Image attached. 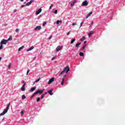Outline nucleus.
Here are the masks:
<instances>
[{"label": "nucleus", "mask_w": 125, "mask_h": 125, "mask_svg": "<svg viewBox=\"0 0 125 125\" xmlns=\"http://www.w3.org/2000/svg\"><path fill=\"white\" fill-rule=\"evenodd\" d=\"M12 40V38L11 37L9 39H8V40H5V39H3L0 43V44L3 45V44H6V43H7V42H8V41H11Z\"/></svg>", "instance_id": "1"}, {"label": "nucleus", "mask_w": 125, "mask_h": 125, "mask_svg": "<svg viewBox=\"0 0 125 125\" xmlns=\"http://www.w3.org/2000/svg\"><path fill=\"white\" fill-rule=\"evenodd\" d=\"M66 71V73H68L69 71H70V67H69V66L65 67L63 69V71L61 72L60 74H59V76H61V75H62V74H63V73H65Z\"/></svg>", "instance_id": "2"}, {"label": "nucleus", "mask_w": 125, "mask_h": 125, "mask_svg": "<svg viewBox=\"0 0 125 125\" xmlns=\"http://www.w3.org/2000/svg\"><path fill=\"white\" fill-rule=\"evenodd\" d=\"M43 90H44V89H42V90H38L37 91H36L35 92H34V94H42V93H43Z\"/></svg>", "instance_id": "3"}, {"label": "nucleus", "mask_w": 125, "mask_h": 125, "mask_svg": "<svg viewBox=\"0 0 125 125\" xmlns=\"http://www.w3.org/2000/svg\"><path fill=\"white\" fill-rule=\"evenodd\" d=\"M9 107H10V103L8 104L6 108L4 109L3 112L5 113V114H6L7 112L8 111V110H9Z\"/></svg>", "instance_id": "4"}, {"label": "nucleus", "mask_w": 125, "mask_h": 125, "mask_svg": "<svg viewBox=\"0 0 125 125\" xmlns=\"http://www.w3.org/2000/svg\"><path fill=\"white\" fill-rule=\"evenodd\" d=\"M62 48H63V46H58L56 49V52H58V51H60Z\"/></svg>", "instance_id": "5"}, {"label": "nucleus", "mask_w": 125, "mask_h": 125, "mask_svg": "<svg viewBox=\"0 0 125 125\" xmlns=\"http://www.w3.org/2000/svg\"><path fill=\"white\" fill-rule=\"evenodd\" d=\"M88 5V2H87V0L84 1L82 4V6H87V5Z\"/></svg>", "instance_id": "6"}, {"label": "nucleus", "mask_w": 125, "mask_h": 125, "mask_svg": "<svg viewBox=\"0 0 125 125\" xmlns=\"http://www.w3.org/2000/svg\"><path fill=\"white\" fill-rule=\"evenodd\" d=\"M55 78L54 77L52 78L51 79L49 80V82H48V84H50V83H52L53 82H54V80Z\"/></svg>", "instance_id": "7"}, {"label": "nucleus", "mask_w": 125, "mask_h": 125, "mask_svg": "<svg viewBox=\"0 0 125 125\" xmlns=\"http://www.w3.org/2000/svg\"><path fill=\"white\" fill-rule=\"evenodd\" d=\"M77 3V0H73L71 1V3L70 4V6L72 7L75 5V3Z\"/></svg>", "instance_id": "8"}, {"label": "nucleus", "mask_w": 125, "mask_h": 125, "mask_svg": "<svg viewBox=\"0 0 125 125\" xmlns=\"http://www.w3.org/2000/svg\"><path fill=\"white\" fill-rule=\"evenodd\" d=\"M42 10L41 8L38 9V10L36 11V15H39V14H40V13L42 12Z\"/></svg>", "instance_id": "9"}, {"label": "nucleus", "mask_w": 125, "mask_h": 125, "mask_svg": "<svg viewBox=\"0 0 125 125\" xmlns=\"http://www.w3.org/2000/svg\"><path fill=\"white\" fill-rule=\"evenodd\" d=\"M33 2H34V0H30L29 2H28L27 3H26V5H27V6H29V5L32 4V3H33Z\"/></svg>", "instance_id": "10"}, {"label": "nucleus", "mask_w": 125, "mask_h": 125, "mask_svg": "<svg viewBox=\"0 0 125 125\" xmlns=\"http://www.w3.org/2000/svg\"><path fill=\"white\" fill-rule=\"evenodd\" d=\"M53 91V89H51L48 91L47 92L50 94V95H53V93H52Z\"/></svg>", "instance_id": "11"}, {"label": "nucleus", "mask_w": 125, "mask_h": 125, "mask_svg": "<svg viewBox=\"0 0 125 125\" xmlns=\"http://www.w3.org/2000/svg\"><path fill=\"white\" fill-rule=\"evenodd\" d=\"M41 29H42V26H36V27L35 28V31H36V30H41Z\"/></svg>", "instance_id": "12"}, {"label": "nucleus", "mask_w": 125, "mask_h": 125, "mask_svg": "<svg viewBox=\"0 0 125 125\" xmlns=\"http://www.w3.org/2000/svg\"><path fill=\"white\" fill-rule=\"evenodd\" d=\"M36 88H37V87H34L31 88L30 91L31 92L35 91V90H36Z\"/></svg>", "instance_id": "13"}, {"label": "nucleus", "mask_w": 125, "mask_h": 125, "mask_svg": "<svg viewBox=\"0 0 125 125\" xmlns=\"http://www.w3.org/2000/svg\"><path fill=\"white\" fill-rule=\"evenodd\" d=\"M92 13H93V12H90L89 13V14H88V15H87V16L86 17V19H87V18H88V17H90V16L91 15V14H92Z\"/></svg>", "instance_id": "14"}, {"label": "nucleus", "mask_w": 125, "mask_h": 125, "mask_svg": "<svg viewBox=\"0 0 125 125\" xmlns=\"http://www.w3.org/2000/svg\"><path fill=\"white\" fill-rule=\"evenodd\" d=\"M34 46H31V47H30V48H29V49H28L27 50V51L28 52V51H30V50H33V49H34Z\"/></svg>", "instance_id": "15"}, {"label": "nucleus", "mask_w": 125, "mask_h": 125, "mask_svg": "<svg viewBox=\"0 0 125 125\" xmlns=\"http://www.w3.org/2000/svg\"><path fill=\"white\" fill-rule=\"evenodd\" d=\"M76 42V39H72L70 43H71V44H73L74 42Z\"/></svg>", "instance_id": "16"}, {"label": "nucleus", "mask_w": 125, "mask_h": 125, "mask_svg": "<svg viewBox=\"0 0 125 125\" xmlns=\"http://www.w3.org/2000/svg\"><path fill=\"white\" fill-rule=\"evenodd\" d=\"M79 55H80V56L83 57V56H84V54H83V52H80Z\"/></svg>", "instance_id": "17"}, {"label": "nucleus", "mask_w": 125, "mask_h": 125, "mask_svg": "<svg viewBox=\"0 0 125 125\" xmlns=\"http://www.w3.org/2000/svg\"><path fill=\"white\" fill-rule=\"evenodd\" d=\"M81 44H82L81 42H79L76 44L75 46L76 47H79V46L81 45Z\"/></svg>", "instance_id": "18"}, {"label": "nucleus", "mask_w": 125, "mask_h": 125, "mask_svg": "<svg viewBox=\"0 0 125 125\" xmlns=\"http://www.w3.org/2000/svg\"><path fill=\"white\" fill-rule=\"evenodd\" d=\"M64 82H65V79H64V78H62V81L61 82L62 85H63L64 84Z\"/></svg>", "instance_id": "19"}, {"label": "nucleus", "mask_w": 125, "mask_h": 125, "mask_svg": "<svg viewBox=\"0 0 125 125\" xmlns=\"http://www.w3.org/2000/svg\"><path fill=\"white\" fill-rule=\"evenodd\" d=\"M23 48H24V46H22L21 47H20L18 49V51H21V50H22V49H23Z\"/></svg>", "instance_id": "20"}, {"label": "nucleus", "mask_w": 125, "mask_h": 125, "mask_svg": "<svg viewBox=\"0 0 125 125\" xmlns=\"http://www.w3.org/2000/svg\"><path fill=\"white\" fill-rule=\"evenodd\" d=\"M93 35V32H90L88 34V37L89 38H90V37H91V35Z\"/></svg>", "instance_id": "21"}, {"label": "nucleus", "mask_w": 125, "mask_h": 125, "mask_svg": "<svg viewBox=\"0 0 125 125\" xmlns=\"http://www.w3.org/2000/svg\"><path fill=\"white\" fill-rule=\"evenodd\" d=\"M84 40H85V37L84 36L80 39V41H84Z\"/></svg>", "instance_id": "22"}, {"label": "nucleus", "mask_w": 125, "mask_h": 125, "mask_svg": "<svg viewBox=\"0 0 125 125\" xmlns=\"http://www.w3.org/2000/svg\"><path fill=\"white\" fill-rule=\"evenodd\" d=\"M21 91H25V87H21Z\"/></svg>", "instance_id": "23"}, {"label": "nucleus", "mask_w": 125, "mask_h": 125, "mask_svg": "<svg viewBox=\"0 0 125 125\" xmlns=\"http://www.w3.org/2000/svg\"><path fill=\"white\" fill-rule=\"evenodd\" d=\"M37 102H40V101H41V98L38 97L37 99Z\"/></svg>", "instance_id": "24"}, {"label": "nucleus", "mask_w": 125, "mask_h": 125, "mask_svg": "<svg viewBox=\"0 0 125 125\" xmlns=\"http://www.w3.org/2000/svg\"><path fill=\"white\" fill-rule=\"evenodd\" d=\"M41 81V78H39L38 79L35 81V83H38V82H40Z\"/></svg>", "instance_id": "25"}, {"label": "nucleus", "mask_w": 125, "mask_h": 125, "mask_svg": "<svg viewBox=\"0 0 125 125\" xmlns=\"http://www.w3.org/2000/svg\"><path fill=\"white\" fill-rule=\"evenodd\" d=\"M35 95H36V94H35V93H34L32 96L30 97V99H32V98H34Z\"/></svg>", "instance_id": "26"}, {"label": "nucleus", "mask_w": 125, "mask_h": 125, "mask_svg": "<svg viewBox=\"0 0 125 125\" xmlns=\"http://www.w3.org/2000/svg\"><path fill=\"white\" fill-rule=\"evenodd\" d=\"M22 99H26V96H25V95H23L22 96Z\"/></svg>", "instance_id": "27"}, {"label": "nucleus", "mask_w": 125, "mask_h": 125, "mask_svg": "<svg viewBox=\"0 0 125 125\" xmlns=\"http://www.w3.org/2000/svg\"><path fill=\"white\" fill-rule=\"evenodd\" d=\"M23 83H24L22 85V87H25V85H26V83H25V82H23Z\"/></svg>", "instance_id": "28"}, {"label": "nucleus", "mask_w": 125, "mask_h": 125, "mask_svg": "<svg viewBox=\"0 0 125 125\" xmlns=\"http://www.w3.org/2000/svg\"><path fill=\"white\" fill-rule=\"evenodd\" d=\"M4 114H5V113L3 112H2L0 114V116H3Z\"/></svg>", "instance_id": "29"}, {"label": "nucleus", "mask_w": 125, "mask_h": 125, "mask_svg": "<svg viewBox=\"0 0 125 125\" xmlns=\"http://www.w3.org/2000/svg\"><path fill=\"white\" fill-rule=\"evenodd\" d=\"M19 28H17L16 29V33H19Z\"/></svg>", "instance_id": "30"}, {"label": "nucleus", "mask_w": 125, "mask_h": 125, "mask_svg": "<svg viewBox=\"0 0 125 125\" xmlns=\"http://www.w3.org/2000/svg\"><path fill=\"white\" fill-rule=\"evenodd\" d=\"M8 69H10V68H11V63H10V64L8 65Z\"/></svg>", "instance_id": "31"}, {"label": "nucleus", "mask_w": 125, "mask_h": 125, "mask_svg": "<svg viewBox=\"0 0 125 125\" xmlns=\"http://www.w3.org/2000/svg\"><path fill=\"white\" fill-rule=\"evenodd\" d=\"M57 12H58V11L57 10H55L54 13H55V14H57Z\"/></svg>", "instance_id": "32"}, {"label": "nucleus", "mask_w": 125, "mask_h": 125, "mask_svg": "<svg viewBox=\"0 0 125 125\" xmlns=\"http://www.w3.org/2000/svg\"><path fill=\"white\" fill-rule=\"evenodd\" d=\"M21 116H23V115H24V111H21Z\"/></svg>", "instance_id": "33"}, {"label": "nucleus", "mask_w": 125, "mask_h": 125, "mask_svg": "<svg viewBox=\"0 0 125 125\" xmlns=\"http://www.w3.org/2000/svg\"><path fill=\"white\" fill-rule=\"evenodd\" d=\"M46 24V21H45L43 22V24H42V26L43 27H44V25Z\"/></svg>", "instance_id": "34"}, {"label": "nucleus", "mask_w": 125, "mask_h": 125, "mask_svg": "<svg viewBox=\"0 0 125 125\" xmlns=\"http://www.w3.org/2000/svg\"><path fill=\"white\" fill-rule=\"evenodd\" d=\"M59 23H60V21H57V25H59Z\"/></svg>", "instance_id": "35"}, {"label": "nucleus", "mask_w": 125, "mask_h": 125, "mask_svg": "<svg viewBox=\"0 0 125 125\" xmlns=\"http://www.w3.org/2000/svg\"><path fill=\"white\" fill-rule=\"evenodd\" d=\"M29 72H30V69H28L27 71L26 75H28V74H29Z\"/></svg>", "instance_id": "36"}, {"label": "nucleus", "mask_w": 125, "mask_h": 125, "mask_svg": "<svg viewBox=\"0 0 125 125\" xmlns=\"http://www.w3.org/2000/svg\"><path fill=\"white\" fill-rule=\"evenodd\" d=\"M52 7H53V4L51 5V6L49 7V9H51Z\"/></svg>", "instance_id": "37"}, {"label": "nucleus", "mask_w": 125, "mask_h": 125, "mask_svg": "<svg viewBox=\"0 0 125 125\" xmlns=\"http://www.w3.org/2000/svg\"><path fill=\"white\" fill-rule=\"evenodd\" d=\"M83 22H82L81 23V25H80V28H81V27H82V26H83Z\"/></svg>", "instance_id": "38"}, {"label": "nucleus", "mask_w": 125, "mask_h": 125, "mask_svg": "<svg viewBox=\"0 0 125 125\" xmlns=\"http://www.w3.org/2000/svg\"><path fill=\"white\" fill-rule=\"evenodd\" d=\"M14 13H15V12H17V9H15L13 11Z\"/></svg>", "instance_id": "39"}, {"label": "nucleus", "mask_w": 125, "mask_h": 125, "mask_svg": "<svg viewBox=\"0 0 125 125\" xmlns=\"http://www.w3.org/2000/svg\"><path fill=\"white\" fill-rule=\"evenodd\" d=\"M44 97V95H42L41 98V99H42Z\"/></svg>", "instance_id": "40"}, {"label": "nucleus", "mask_w": 125, "mask_h": 125, "mask_svg": "<svg viewBox=\"0 0 125 125\" xmlns=\"http://www.w3.org/2000/svg\"><path fill=\"white\" fill-rule=\"evenodd\" d=\"M2 45L0 44V49H2Z\"/></svg>", "instance_id": "41"}, {"label": "nucleus", "mask_w": 125, "mask_h": 125, "mask_svg": "<svg viewBox=\"0 0 125 125\" xmlns=\"http://www.w3.org/2000/svg\"><path fill=\"white\" fill-rule=\"evenodd\" d=\"M77 25V23H72V26H75V25Z\"/></svg>", "instance_id": "42"}, {"label": "nucleus", "mask_w": 125, "mask_h": 125, "mask_svg": "<svg viewBox=\"0 0 125 125\" xmlns=\"http://www.w3.org/2000/svg\"><path fill=\"white\" fill-rule=\"evenodd\" d=\"M52 38V35H51V36L49 38V40H51Z\"/></svg>", "instance_id": "43"}, {"label": "nucleus", "mask_w": 125, "mask_h": 125, "mask_svg": "<svg viewBox=\"0 0 125 125\" xmlns=\"http://www.w3.org/2000/svg\"><path fill=\"white\" fill-rule=\"evenodd\" d=\"M85 45H85L84 46H83V47H82L83 49H84V48H85Z\"/></svg>", "instance_id": "44"}, {"label": "nucleus", "mask_w": 125, "mask_h": 125, "mask_svg": "<svg viewBox=\"0 0 125 125\" xmlns=\"http://www.w3.org/2000/svg\"><path fill=\"white\" fill-rule=\"evenodd\" d=\"M55 59V57H54L53 58H52V61H53V60H54Z\"/></svg>", "instance_id": "45"}, {"label": "nucleus", "mask_w": 125, "mask_h": 125, "mask_svg": "<svg viewBox=\"0 0 125 125\" xmlns=\"http://www.w3.org/2000/svg\"><path fill=\"white\" fill-rule=\"evenodd\" d=\"M25 6V5H22L21 6V7L23 8V7H24Z\"/></svg>", "instance_id": "46"}, {"label": "nucleus", "mask_w": 125, "mask_h": 125, "mask_svg": "<svg viewBox=\"0 0 125 125\" xmlns=\"http://www.w3.org/2000/svg\"><path fill=\"white\" fill-rule=\"evenodd\" d=\"M67 36H69V35H70V31H69L67 34Z\"/></svg>", "instance_id": "47"}, {"label": "nucleus", "mask_w": 125, "mask_h": 125, "mask_svg": "<svg viewBox=\"0 0 125 125\" xmlns=\"http://www.w3.org/2000/svg\"><path fill=\"white\" fill-rule=\"evenodd\" d=\"M65 78H66V75L63 76V79H64V80H65Z\"/></svg>", "instance_id": "48"}, {"label": "nucleus", "mask_w": 125, "mask_h": 125, "mask_svg": "<svg viewBox=\"0 0 125 125\" xmlns=\"http://www.w3.org/2000/svg\"><path fill=\"white\" fill-rule=\"evenodd\" d=\"M46 94H47V93L45 92L44 94H43V95L44 96V95H46Z\"/></svg>", "instance_id": "49"}, {"label": "nucleus", "mask_w": 125, "mask_h": 125, "mask_svg": "<svg viewBox=\"0 0 125 125\" xmlns=\"http://www.w3.org/2000/svg\"><path fill=\"white\" fill-rule=\"evenodd\" d=\"M92 24H93V21H92L91 23V25H92Z\"/></svg>", "instance_id": "50"}, {"label": "nucleus", "mask_w": 125, "mask_h": 125, "mask_svg": "<svg viewBox=\"0 0 125 125\" xmlns=\"http://www.w3.org/2000/svg\"><path fill=\"white\" fill-rule=\"evenodd\" d=\"M60 23H62V21H60Z\"/></svg>", "instance_id": "51"}, {"label": "nucleus", "mask_w": 125, "mask_h": 125, "mask_svg": "<svg viewBox=\"0 0 125 125\" xmlns=\"http://www.w3.org/2000/svg\"><path fill=\"white\" fill-rule=\"evenodd\" d=\"M84 44L86 43V41L84 42Z\"/></svg>", "instance_id": "52"}, {"label": "nucleus", "mask_w": 125, "mask_h": 125, "mask_svg": "<svg viewBox=\"0 0 125 125\" xmlns=\"http://www.w3.org/2000/svg\"><path fill=\"white\" fill-rule=\"evenodd\" d=\"M21 1H24V0H21Z\"/></svg>", "instance_id": "53"}, {"label": "nucleus", "mask_w": 125, "mask_h": 125, "mask_svg": "<svg viewBox=\"0 0 125 125\" xmlns=\"http://www.w3.org/2000/svg\"><path fill=\"white\" fill-rule=\"evenodd\" d=\"M1 57H0V60H1Z\"/></svg>", "instance_id": "54"}, {"label": "nucleus", "mask_w": 125, "mask_h": 125, "mask_svg": "<svg viewBox=\"0 0 125 125\" xmlns=\"http://www.w3.org/2000/svg\"><path fill=\"white\" fill-rule=\"evenodd\" d=\"M35 83H36V82H35V83H33V84H35Z\"/></svg>", "instance_id": "55"}, {"label": "nucleus", "mask_w": 125, "mask_h": 125, "mask_svg": "<svg viewBox=\"0 0 125 125\" xmlns=\"http://www.w3.org/2000/svg\"><path fill=\"white\" fill-rule=\"evenodd\" d=\"M29 0H26L27 1H28Z\"/></svg>", "instance_id": "56"}]
</instances>
